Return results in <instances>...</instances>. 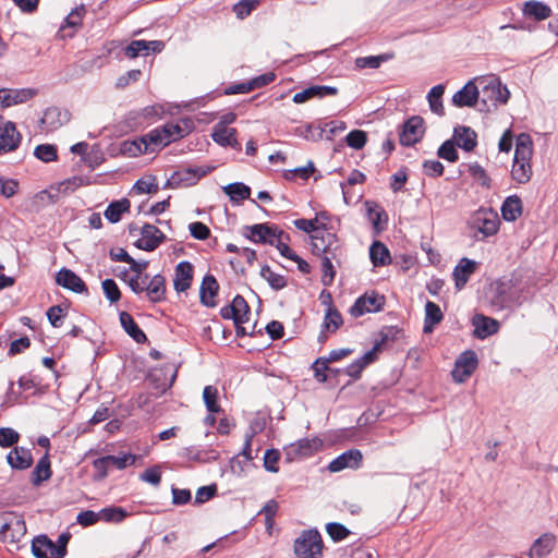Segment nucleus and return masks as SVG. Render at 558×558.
Wrapping results in <instances>:
<instances>
[{
    "instance_id": "1",
    "label": "nucleus",
    "mask_w": 558,
    "mask_h": 558,
    "mask_svg": "<svg viewBox=\"0 0 558 558\" xmlns=\"http://www.w3.org/2000/svg\"><path fill=\"white\" fill-rule=\"evenodd\" d=\"M185 134V130L180 124L167 123L161 128L151 130L138 140L124 141L121 145V151L130 157H135L165 147L184 137Z\"/></svg>"
},
{
    "instance_id": "2",
    "label": "nucleus",
    "mask_w": 558,
    "mask_h": 558,
    "mask_svg": "<svg viewBox=\"0 0 558 558\" xmlns=\"http://www.w3.org/2000/svg\"><path fill=\"white\" fill-rule=\"evenodd\" d=\"M476 83L480 90V98L485 110L489 111L492 108H497L499 105H505L508 101L510 93L507 86L502 85L497 76L488 75L477 77Z\"/></svg>"
},
{
    "instance_id": "3",
    "label": "nucleus",
    "mask_w": 558,
    "mask_h": 558,
    "mask_svg": "<svg viewBox=\"0 0 558 558\" xmlns=\"http://www.w3.org/2000/svg\"><path fill=\"white\" fill-rule=\"evenodd\" d=\"M468 225L474 231V235L483 240L497 233L500 220L492 208H480L471 215Z\"/></svg>"
},
{
    "instance_id": "4",
    "label": "nucleus",
    "mask_w": 558,
    "mask_h": 558,
    "mask_svg": "<svg viewBox=\"0 0 558 558\" xmlns=\"http://www.w3.org/2000/svg\"><path fill=\"white\" fill-rule=\"evenodd\" d=\"M323 539L315 529L303 530L295 538L293 550L296 558H320L323 554Z\"/></svg>"
},
{
    "instance_id": "5",
    "label": "nucleus",
    "mask_w": 558,
    "mask_h": 558,
    "mask_svg": "<svg viewBox=\"0 0 558 558\" xmlns=\"http://www.w3.org/2000/svg\"><path fill=\"white\" fill-rule=\"evenodd\" d=\"M243 234L254 243L272 245L277 238L284 235V232L274 225L257 223L244 227Z\"/></svg>"
},
{
    "instance_id": "6",
    "label": "nucleus",
    "mask_w": 558,
    "mask_h": 558,
    "mask_svg": "<svg viewBox=\"0 0 558 558\" xmlns=\"http://www.w3.org/2000/svg\"><path fill=\"white\" fill-rule=\"evenodd\" d=\"M313 253L318 256L337 257L340 251V244L335 233L322 229L312 235Z\"/></svg>"
},
{
    "instance_id": "7",
    "label": "nucleus",
    "mask_w": 558,
    "mask_h": 558,
    "mask_svg": "<svg viewBox=\"0 0 558 558\" xmlns=\"http://www.w3.org/2000/svg\"><path fill=\"white\" fill-rule=\"evenodd\" d=\"M477 356L472 350L462 352L454 363L452 377L457 383L465 381L477 367Z\"/></svg>"
},
{
    "instance_id": "8",
    "label": "nucleus",
    "mask_w": 558,
    "mask_h": 558,
    "mask_svg": "<svg viewBox=\"0 0 558 558\" xmlns=\"http://www.w3.org/2000/svg\"><path fill=\"white\" fill-rule=\"evenodd\" d=\"M424 135V120L414 116L404 122L400 133V143L403 146L416 144Z\"/></svg>"
},
{
    "instance_id": "9",
    "label": "nucleus",
    "mask_w": 558,
    "mask_h": 558,
    "mask_svg": "<svg viewBox=\"0 0 558 558\" xmlns=\"http://www.w3.org/2000/svg\"><path fill=\"white\" fill-rule=\"evenodd\" d=\"M140 232L142 236L136 241L135 245L144 251H154L166 240L162 231L149 223H145L140 229Z\"/></svg>"
},
{
    "instance_id": "10",
    "label": "nucleus",
    "mask_w": 558,
    "mask_h": 558,
    "mask_svg": "<svg viewBox=\"0 0 558 558\" xmlns=\"http://www.w3.org/2000/svg\"><path fill=\"white\" fill-rule=\"evenodd\" d=\"M480 98L476 78L469 81L452 96V104L457 107H473Z\"/></svg>"
},
{
    "instance_id": "11",
    "label": "nucleus",
    "mask_w": 558,
    "mask_h": 558,
    "mask_svg": "<svg viewBox=\"0 0 558 558\" xmlns=\"http://www.w3.org/2000/svg\"><path fill=\"white\" fill-rule=\"evenodd\" d=\"M21 142V135L13 122L7 121L0 131V155L15 150Z\"/></svg>"
},
{
    "instance_id": "12",
    "label": "nucleus",
    "mask_w": 558,
    "mask_h": 558,
    "mask_svg": "<svg viewBox=\"0 0 558 558\" xmlns=\"http://www.w3.org/2000/svg\"><path fill=\"white\" fill-rule=\"evenodd\" d=\"M32 553L36 558H63L54 542L47 535H39L33 539Z\"/></svg>"
},
{
    "instance_id": "13",
    "label": "nucleus",
    "mask_w": 558,
    "mask_h": 558,
    "mask_svg": "<svg viewBox=\"0 0 558 558\" xmlns=\"http://www.w3.org/2000/svg\"><path fill=\"white\" fill-rule=\"evenodd\" d=\"M362 458L363 456L360 450L351 449L333 459L329 463L328 469L330 472H340L347 468L356 469L362 462Z\"/></svg>"
},
{
    "instance_id": "14",
    "label": "nucleus",
    "mask_w": 558,
    "mask_h": 558,
    "mask_svg": "<svg viewBox=\"0 0 558 558\" xmlns=\"http://www.w3.org/2000/svg\"><path fill=\"white\" fill-rule=\"evenodd\" d=\"M56 282L73 292L83 293L87 291L85 282L74 271L62 268L57 272Z\"/></svg>"
},
{
    "instance_id": "15",
    "label": "nucleus",
    "mask_w": 558,
    "mask_h": 558,
    "mask_svg": "<svg viewBox=\"0 0 558 558\" xmlns=\"http://www.w3.org/2000/svg\"><path fill=\"white\" fill-rule=\"evenodd\" d=\"M0 94L1 108H7L32 99L37 92L33 88L0 89Z\"/></svg>"
},
{
    "instance_id": "16",
    "label": "nucleus",
    "mask_w": 558,
    "mask_h": 558,
    "mask_svg": "<svg viewBox=\"0 0 558 558\" xmlns=\"http://www.w3.org/2000/svg\"><path fill=\"white\" fill-rule=\"evenodd\" d=\"M381 308L380 299L373 294H365L360 296L350 308V314L354 317H360L365 313L378 312Z\"/></svg>"
},
{
    "instance_id": "17",
    "label": "nucleus",
    "mask_w": 558,
    "mask_h": 558,
    "mask_svg": "<svg viewBox=\"0 0 558 558\" xmlns=\"http://www.w3.org/2000/svg\"><path fill=\"white\" fill-rule=\"evenodd\" d=\"M556 545V537L554 534L545 533L534 541L530 550L527 551L529 558H546Z\"/></svg>"
},
{
    "instance_id": "18",
    "label": "nucleus",
    "mask_w": 558,
    "mask_h": 558,
    "mask_svg": "<svg viewBox=\"0 0 558 558\" xmlns=\"http://www.w3.org/2000/svg\"><path fill=\"white\" fill-rule=\"evenodd\" d=\"M472 324L474 326V333L478 339H485L499 330L498 320L483 314L474 315Z\"/></svg>"
},
{
    "instance_id": "19",
    "label": "nucleus",
    "mask_w": 558,
    "mask_h": 558,
    "mask_svg": "<svg viewBox=\"0 0 558 558\" xmlns=\"http://www.w3.org/2000/svg\"><path fill=\"white\" fill-rule=\"evenodd\" d=\"M70 119V114L65 110H61L57 107L46 109L40 123L44 125V130L49 132L57 130Z\"/></svg>"
},
{
    "instance_id": "20",
    "label": "nucleus",
    "mask_w": 558,
    "mask_h": 558,
    "mask_svg": "<svg viewBox=\"0 0 558 558\" xmlns=\"http://www.w3.org/2000/svg\"><path fill=\"white\" fill-rule=\"evenodd\" d=\"M475 270L476 262L466 257L461 258L458 265L454 267L452 274L456 288L461 290L466 284L470 277L475 272Z\"/></svg>"
},
{
    "instance_id": "21",
    "label": "nucleus",
    "mask_w": 558,
    "mask_h": 558,
    "mask_svg": "<svg viewBox=\"0 0 558 558\" xmlns=\"http://www.w3.org/2000/svg\"><path fill=\"white\" fill-rule=\"evenodd\" d=\"M218 290L219 284L216 278L211 275L205 276L199 289L201 303L207 307H215Z\"/></svg>"
},
{
    "instance_id": "22",
    "label": "nucleus",
    "mask_w": 558,
    "mask_h": 558,
    "mask_svg": "<svg viewBox=\"0 0 558 558\" xmlns=\"http://www.w3.org/2000/svg\"><path fill=\"white\" fill-rule=\"evenodd\" d=\"M193 280V266L189 262H181L175 267L173 287L178 292L186 291Z\"/></svg>"
},
{
    "instance_id": "23",
    "label": "nucleus",
    "mask_w": 558,
    "mask_h": 558,
    "mask_svg": "<svg viewBox=\"0 0 558 558\" xmlns=\"http://www.w3.org/2000/svg\"><path fill=\"white\" fill-rule=\"evenodd\" d=\"M476 137V133L469 126L454 128L453 138L456 144L465 151L474 149L477 144Z\"/></svg>"
},
{
    "instance_id": "24",
    "label": "nucleus",
    "mask_w": 558,
    "mask_h": 558,
    "mask_svg": "<svg viewBox=\"0 0 558 558\" xmlns=\"http://www.w3.org/2000/svg\"><path fill=\"white\" fill-rule=\"evenodd\" d=\"M236 130L227 128L223 123H219L214 128L213 140L221 146H230L233 148L239 147V142L235 138Z\"/></svg>"
},
{
    "instance_id": "25",
    "label": "nucleus",
    "mask_w": 558,
    "mask_h": 558,
    "mask_svg": "<svg viewBox=\"0 0 558 558\" xmlns=\"http://www.w3.org/2000/svg\"><path fill=\"white\" fill-rule=\"evenodd\" d=\"M8 462L13 469L25 470L33 463V457L28 449L23 447L14 448L9 452Z\"/></svg>"
},
{
    "instance_id": "26",
    "label": "nucleus",
    "mask_w": 558,
    "mask_h": 558,
    "mask_svg": "<svg viewBox=\"0 0 558 558\" xmlns=\"http://www.w3.org/2000/svg\"><path fill=\"white\" fill-rule=\"evenodd\" d=\"M444 318V314L438 304L427 301L425 304V318L423 331L430 333L435 326L438 325Z\"/></svg>"
},
{
    "instance_id": "27",
    "label": "nucleus",
    "mask_w": 558,
    "mask_h": 558,
    "mask_svg": "<svg viewBox=\"0 0 558 558\" xmlns=\"http://www.w3.org/2000/svg\"><path fill=\"white\" fill-rule=\"evenodd\" d=\"M146 295L153 303H159L165 300L166 294V280L161 275L154 276L147 287Z\"/></svg>"
},
{
    "instance_id": "28",
    "label": "nucleus",
    "mask_w": 558,
    "mask_h": 558,
    "mask_svg": "<svg viewBox=\"0 0 558 558\" xmlns=\"http://www.w3.org/2000/svg\"><path fill=\"white\" fill-rule=\"evenodd\" d=\"M317 450V441L315 439H300L295 444H291L288 448V456L292 458H305L312 456Z\"/></svg>"
},
{
    "instance_id": "29",
    "label": "nucleus",
    "mask_w": 558,
    "mask_h": 558,
    "mask_svg": "<svg viewBox=\"0 0 558 558\" xmlns=\"http://www.w3.org/2000/svg\"><path fill=\"white\" fill-rule=\"evenodd\" d=\"M523 14L535 21H544L551 14V9L541 1H527L524 3Z\"/></svg>"
},
{
    "instance_id": "30",
    "label": "nucleus",
    "mask_w": 558,
    "mask_h": 558,
    "mask_svg": "<svg viewBox=\"0 0 558 558\" xmlns=\"http://www.w3.org/2000/svg\"><path fill=\"white\" fill-rule=\"evenodd\" d=\"M120 323H121L123 329L125 330V332L130 337H132L137 343H143L146 341V335L138 327V325L135 323V320L129 313H126V312L120 313Z\"/></svg>"
},
{
    "instance_id": "31",
    "label": "nucleus",
    "mask_w": 558,
    "mask_h": 558,
    "mask_svg": "<svg viewBox=\"0 0 558 558\" xmlns=\"http://www.w3.org/2000/svg\"><path fill=\"white\" fill-rule=\"evenodd\" d=\"M501 215L507 221H514L522 215V202L513 195L505 199L501 206Z\"/></svg>"
},
{
    "instance_id": "32",
    "label": "nucleus",
    "mask_w": 558,
    "mask_h": 558,
    "mask_svg": "<svg viewBox=\"0 0 558 558\" xmlns=\"http://www.w3.org/2000/svg\"><path fill=\"white\" fill-rule=\"evenodd\" d=\"M533 154L532 140L529 134L521 133L517 137L514 160L530 161Z\"/></svg>"
},
{
    "instance_id": "33",
    "label": "nucleus",
    "mask_w": 558,
    "mask_h": 558,
    "mask_svg": "<svg viewBox=\"0 0 558 558\" xmlns=\"http://www.w3.org/2000/svg\"><path fill=\"white\" fill-rule=\"evenodd\" d=\"M369 257L375 267L386 266L391 262L389 250L379 241H375L371 245Z\"/></svg>"
},
{
    "instance_id": "34",
    "label": "nucleus",
    "mask_w": 558,
    "mask_h": 558,
    "mask_svg": "<svg viewBox=\"0 0 558 558\" xmlns=\"http://www.w3.org/2000/svg\"><path fill=\"white\" fill-rule=\"evenodd\" d=\"M130 201L128 198H122L120 201H116L109 204L107 209L105 210V217L112 223L120 221L123 213L130 210Z\"/></svg>"
},
{
    "instance_id": "35",
    "label": "nucleus",
    "mask_w": 558,
    "mask_h": 558,
    "mask_svg": "<svg viewBox=\"0 0 558 558\" xmlns=\"http://www.w3.org/2000/svg\"><path fill=\"white\" fill-rule=\"evenodd\" d=\"M364 205L366 207L368 220L372 222L376 230H380L381 221H387V215L385 210L375 202L366 201Z\"/></svg>"
},
{
    "instance_id": "36",
    "label": "nucleus",
    "mask_w": 558,
    "mask_h": 558,
    "mask_svg": "<svg viewBox=\"0 0 558 558\" xmlns=\"http://www.w3.org/2000/svg\"><path fill=\"white\" fill-rule=\"evenodd\" d=\"M445 93V86L442 84L436 85L432 87V89L427 94V100L429 104L430 110L438 114H444V105H442V95Z\"/></svg>"
},
{
    "instance_id": "37",
    "label": "nucleus",
    "mask_w": 558,
    "mask_h": 558,
    "mask_svg": "<svg viewBox=\"0 0 558 558\" xmlns=\"http://www.w3.org/2000/svg\"><path fill=\"white\" fill-rule=\"evenodd\" d=\"M223 192L230 197L232 202H241L250 198L251 189L244 183H231L223 186Z\"/></svg>"
},
{
    "instance_id": "38",
    "label": "nucleus",
    "mask_w": 558,
    "mask_h": 558,
    "mask_svg": "<svg viewBox=\"0 0 558 558\" xmlns=\"http://www.w3.org/2000/svg\"><path fill=\"white\" fill-rule=\"evenodd\" d=\"M32 475L33 484L36 486L40 485L44 481H47L51 476L50 461L47 456L43 457L38 461Z\"/></svg>"
},
{
    "instance_id": "39",
    "label": "nucleus",
    "mask_w": 558,
    "mask_h": 558,
    "mask_svg": "<svg viewBox=\"0 0 558 558\" xmlns=\"http://www.w3.org/2000/svg\"><path fill=\"white\" fill-rule=\"evenodd\" d=\"M133 190L137 194H155L158 192L159 186L156 177L145 175L135 182Z\"/></svg>"
},
{
    "instance_id": "40",
    "label": "nucleus",
    "mask_w": 558,
    "mask_h": 558,
    "mask_svg": "<svg viewBox=\"0 0 558 558\" xmlns=\"http://www.w3.org/2000/svg\"><path fill=\"white\" fill-rule=\"evenodd\" d=\"M260 276L275 290H281L287 286L286 278L282 275L272 271L271 268L267 265L262 267Z\"/></svg>"
},
{
    "instance_id": "41",
    "label": "nucleus",
    "mask_w": 558,
    "mask_h": 558,
    "mask_svg": "<svg viewBox=\"0 0 558 558\" xmlns=\"http://www.w3.org/2000/svg\"><path fill=\"white\" fill-rule=\"evenodd\" d=\"M231 306L234 311L235 324L246 323L248 320V315L251 313L250 306L243 296L236 295L233 299Z\"/></svg>"
},
{
    "instance_id": "42",
    "label": "nucleus",
    "mask_w": 558,
    "mask_h": 558,
    "mask_svg": "<svg viewBox=\"0 0 558 558\" xmlns=\"http://www.w3.org/2000/svg\"><path fill=\"white\" fill-rule=\"evenodd\" d=\"M512 178L518 183H526L532 174V168L530 161L523 162L521 160H513L512 166Z\"/></svg>"
},
{
    "instance_id": "43",
    "label": "nucleus",
    "mask_w": 558,
    "mask_h": 558,
    "mask_svg": "<svg viewBox=\"0 0 558 558\" xmlns=\"http://www.w3.org/2000/svg\"><path fill=\"white\" fill-rule=\"evenodd\" d=\"M203 400L209 413H219L221 408L218 403V389L214 386H206L203 390Z\"/></svg>"
},
{
    "instance_id": "44",
    "label": "nucleus",
    "mask_w": 558,
    "mask_h": 558,
    "mask_svg": "<svg viewBox=\"0 0 558 558\" xmlns=\"http://www.w3.org/2000/svg\"><path fill=\"white\" fill-rule=\"evenodd\" d=\"M11 519V532L10 537L12 541H19L26 534V524L23 517L15 512H9Z\"/></svg>"
},
{
    "instance_id": "45",
    "label": "nucleus",
    "mask_w": 558,
    "mask_h": 558,
    "mask_svg": "<svg viewBox=\"0 0 558 558\" xmlns=\"http://www.w3.org/2000/svg\"><path fill=\"white\" fill-rule=\"evenodd\" d=\"M389 59L388 54L367 56L356 58L354 63L357 69H377Z\"/></svg>"
},
{
    "instance_id": "46",
    "label": "nucleus",
    "mask_w": 558,
    "mask_h": 558,
    "mask_svg": "<svg viewBox=\"0 0 558 558\" xmlns=\"http://www.w3.org/2000/svg\"><path fill=\"white\" fill-rule=\"evenodd\" d=\"M126 511L121 507H108L99 511L100 520L119 523L126 518Z\"/></svg>"
},
{
    "instance_id": "47",
    "label": "nucleus",
    "mask_w": 558,
    "mask_h": 558,
    "mask_svg": "<svg viewBox=\"0 0 558 558\" xmlns=\"http://www.w3.org/2000/svg\"><path fill=\"white\" fill-rule=\"evenodd\" d=\"M342 324L341 314L336 308L329 307L324 318V329L335 332Z\"/></svg>"
},
{
    "instance_id": "48",
    "label": "nucleus",
    "mask_w": 558,
    "mask_h": 558,
    "mask_svg": "<svg viewBox=\"0 0 558 558\" xmlns=\"http://www.w3.org/2000/svg\"><path fill=\"white\" fill-rule=\"evenodd\" d=\"M335 258L336 257H332L329 255L322 257V271H323L322 283L324 286H330L333 281L336 271L333 269V265H332L331 260Z\"/></svg>"
},
{
    "instance_id": "49",
    "label": "nucleus",
    "mask_w": 558,
    "mask_h": 558,
    "mask_svg": "<svg viewBox=\"0 0 558 558\" xmlns=\"http://www.w3.org/2000/svg\"><path fill=\"white\" fill-rule=\"evenodd\" d=\"M437 155L449 162H456L459 159L456 145L452 141L448 140L444 142L438 148Z\"/></svg>"
},
{
    "instance_id": "50",
    "label": "nucleus",
    "mask_w": 558,
    "mask_h": 558,
    "mask_svg": "<svg viewBox=\"0 0 558 558\" xmlns=\"http://www.w3.org/2000/svg\"><path fill=\"white\" fill-rule=\"evenodd\" d=\"M149 53V44L146 40H133L126 48H125V54L134 59L138 57L140 54L147 56Z\"/></svg>"
},
{
    "instance_id": "51",
    "label": "nucleus",
    "mask_w": 558,
    "mask_h": 558,
    "mask_svg": "<svg viewBox=\"0 0 558 558\" xmlns=\"http://www.w3.org/2000/svg\"><path fill=\"white\" fill-rule=\"evenodd\" d=\"M326 132V129L322 126H314L313 124H307L303 128L298 129V134L307 141L317 142L323 138V134Z\"/></svg>"
},
{
    "instance_id": "52",
    "label": "nucleus",
    "mask_w": 558,
    "mask_h": 558,
    "mask_svg": "<svg viewBox=\"0 0 558 558\" xmlns=\"http://www.w3.org/2000/svg\"><path fill=\"white\" fill-rule=\"evenodd\" d=\"M34 155L38 159H40L45 162H49V161H53L57 159V149L53 145L41 144L35 148Z\"/></svg>"
},
{
    "instance_id": "53",
    "label": "nucleus",
    "mask_w": 558,
    "mask_h": 558,
    "mask_svg": "<svg viewBox=\"0 0 558 558\" xmlns=\"http://www.w3.org/2000/svg\"><path fill=\"white\" fill-rule=\"evenodd\" d=\"M348 146L354 149H361L365 146L367 136L362 130H353L345 137Z\"/></svg>"
},
{
    "instance_id": "54",
    "label": "nucleus",
    "mask_w": 558,
    "mask_h": 558,
    "mask_svg": "<svg viewBox=\"0 0 558 558\" xmlns=\"http://www.w3.org/2000/svg\"><path fill=\"white\" fill-rule=\"evenodd\" d=\"M106 298L111 302L116 303L121 298V292L113 279H105L101 283Z\"/></svg>"
},
{
    "instance_id": "55",
    "label": "nucleus",
    "mask_w": 558,
    "mask_h": 558,
    "mask_svg": "<svg viewBox=\"0 0 558 558\" xmlns=\"http://www.w3.org/2000/svg\"><path fill=\"white\" fill-rule=\"evenodd\" d=\"M280 459V452L277 449H268L264 454V468L272 473L279 471L278 462Z\"/></svg>"
},
{
    "instance_id": "56",
    "label": "nucleus",
    "mask_w": 558,
    "mask_h": 558,
    "mask_svg": "<svg viewBox=\"0 0 558 558\" xmlns=\"http://www.w3.org/2000/svg\"><path fill=\"white\" fill-rule=\"evenodd\" d=\"M108 463L113 466H116L119 470H122L126 468L128 465H132L136 461V456L126 453L119 457L116 456H106Z\"/></svg>"
},
{
    "instance_id": "57",
    "label": "nucleus",
    "mask_w": 558,
    "mask_h": 558,
    "mask_svg": "<svg viewBox=\"0 0 558 558\" xmlns=\"http://www.w3.org/2000/svg\"><path fill=\"white\" fill-rule=\"evenodd\" d=\"M20 439V435L16 430L10 427L0 428V446L3 448L15 445Z\"/></svg>"
},
{
    "instance_id": "58",
    "label": "nucleus",
    "mask_w": 558,
    "mask_h": 558,
    "mask_svg": "<svg viewBox=\"0 0 558 558\" xmlns=\"http://www.w3.org/2000/svg\"><path fill=\"white\" fill-rule=\"evenodd\" d=\"M469 172L473 177L474 180H476L481 185L485 187L490 186V179L487 175L486 171L483 169L482 166L478 163H471L469 166Z\"/></svg>"
},
{
    "instance_id": "59",
    "label": "nucleus",
    "mask_w": 558,
    "mask_h": 558,
    "mask_svg": "<svg viewBox=\"0 0 558 558\" xmlns=\"http://www.w3.org/2000/svg\"><path fill=\"white\" fill-rule=\"evenodd\" d=\"M328 535L336 542L344 539L349 535V530L340 523H328L326 526Z\"/></svg>"
},
{
    "instance_id": "60",
    "label": "nucleus",
    "mask_w": 558,
    "mask_h": 558,
    "mask_svg": "<svg viewBox=\"0 0 558 558\" xmlns=\"http://www.w3.org/2000/svg\"><path fill=\"white\" fill-rule=\"evenodd\" d=\"M140 478L143 482L149 483L154 486H158L161 482V471L158 465H154L151 468L146 469L141 475Z\"/></svg>"
},
{
    "instance_id": "61",
    "label": "nucleus",
    "mask_w": 558,
    "mask_h": 558,
    "mask_svg": "<svg viewBox=\"0 0 558 558\" xmlns=\"http://www.w3.org/2000/svg\"><path fill=\"white\" fill-rule=\"evenodd\" d=\"M258 4L257 0H241L233 7V12L240 19L247 16Z\"/></svg>"
},
{
    "instance_id": "62",
    "label": "nucleus",
    "mask_w": 558,
    "mask_h": 558,
    "mask_svg": "<svg viewBox=\"0 0 558 558\" xmlns=\"http://www.w3.org/2000/svg\"><path fill=\"white\" fill-rule=\"evenodd\" d=\"M189 230L191 235L197 240H206L210 235L209 228L199 221L190 223Z\"/></svg>"
},
{
    "instance_id": "63",
    "label": "nucleus",
    "mask_w": 558,
    "mask_h": 558,
    "mask_svg": "<svg viewBox=\"0 0 558 558\" xmlns=\"http://www.w3.org/2000/svg\"><path fill=\"white\" fill-rule=\"evenodd\" d=\"M141 75L142 72L140 70H131L117 78L116 87L120 89L125 88L130 83L137 82Z\"/></svg>"
},
{
    "instance_id": "64",
    "label": "nucleus",
    "mask_w": 558,
    "mask_h": 558,
    "mask_svg": "<svg viewBox=\"0 0 558 558\" xmlns=\"http://www.w3.org/2000/svg\"><path fill=\"white\" fill-rule=\"evenodd\" d=\"M76 521L82 526H90L100 521L99 512L92 510L81 511L76 517Z\"/></svg>"
}]
</instances>
